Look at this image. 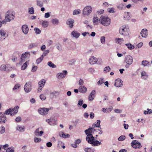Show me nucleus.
<instances>
[{"mask_svg": "<svg viewBox=\"0 0 152 152\" xmlns=\"http://www.w3.org/2000/svg\"><path fill=\"white\" fill-rule=\"evenodd\" d=\"M99 21L104 26H107L110 25L111 22L110 18L108 17L102 15L99 19Z\"/></svg>", "mask_w": 152, "mask_h": 152, "instance_id": "f257e3e1", "label": "nucleus"}, {"mask_svg": "<svg viewBox=\"0 0 152 152\" xmlns=\"http://www.w3.org/2000/svg\"><path fill=\"white\" fill-rule=\"evenodd\" d=\"M129 29L127 25H124L120 27L119 30L120 34L124 36L129 35Z\"/></svg>", "mask_w": 152, "mask_h": 152, "instance_id": "f03ea898", "label": "nucleus"}, {"mask_svg": "<svg viewBox=\"0 0 152 152\" xmlns=\"http://www.w3.org/2000/svg\"><path fill=\"white\" fill-rule=\"evenodd\" d=\"M15 13L11 10L8 11L5 14V19L7 22H10L13 20L15 17Z\"/></svg>", "mask_w": 152, "mask_h": 152, "instance_id": "7ed1b4c3", "label": "nucleus"}, {"mask_svg": "<svg viewBox=\"0 0 152 152\" xmlns=\"http://www.w3.org/2000/svg\"><path fill=\"white\" fill-rule=\"evenodd\" d=\"M12 69V67L9 64L6 65L3 64L0 67V70L1 71H6L7 72H9L11 71Z\"/></svg>", "mask_w": 152, "mask_h": 152, "instance_id": "20e7f679", "label": "nucleus"}, {"mask_svg": "<svg viewBox=\"0 0 152 152\" xmlns=\"http://www.w3.org/2000/svg\"><path fill=\"white\" fill-rule=\"evenodd\" d=\"M50 109L51 108H41L38 109V112L39 114L42 115H45L48 113Z\"/></svg>", "mask_w": 152, "mask_h": 152, "instance_id": "39448f33", "label": "nucleus"}, {"mask_svg": "<svg viewBox=\"0 0 152 152\" xmlns=\"http://www.w3.org/2000/svg\"><path fill=\"white\" fill-rule=\"evenodd\" d=\"M132 147L134 148H140L141 147V143L136 140H134L131 143Z\"/></svg>", "mask_w": 152, "mask_h": 152, "instance_id": "423d86ee", "label": "nucleus"}, {"mask_svg": "<svg viewBox=\"0 0 152 152\" xmlns=\"http://www.w3.org/2000/svg\"><path fill=\"white\" fill-rule=\"evenodd\" d=\"M24 90L25 91L28 93L30 92L31 90V83L28 82L26 83L24 86Z\"/></svg>", "mask_w": 152, "mask_h": 152, "instance_id": "0eeeda50", "label": "nucleus"}, {"mask_svg": "<svg viewBox=\"0 0 152 152\" xmlns=\"http://www.w3.org/2000/svg\"><path fill=\"white\" fill-rule=\"evenodd\" d=\"M30 52H25L24 53H23L20 58L21 61L23 62L26 60L30 57Z\"/></svg>", "mask_w": 152, "mask_h": 152, "instance_id": "6e6552de", "label": "nucleus"}, {"mask_svg": "<svg viewBox=\"0 0 152 152\" xmlns=\"http://www.w3.org/2000/svg\"><path fill=\"white\" fill-rule=\"evenodd\" d=\"M126 63L129 65L131 64L133 61V58L130 55L127 56L124 61Z\"/></svg>", "mask_w": 152, "mask_h": 152, "instance_id": "1a4fd4ad", "label": "nucleus"}, {"mask_svg": "<svg viewBox=\"0 0 152 152\" xmlns=\"http://www.w3.org/2000/svg\"><path fill=\"white\" fill-rule=\"evenodd\" d=\"M7 118L6 115L1 112L0 113V122L1 124H4L6 122Z\"/></svg>", "mask_w": 152, "mask_h": 152, "instance_id": "9d476101", "label": "nucleus"}, {"mask_svg": "<svg viewBox=\"0 0 152 152\" xmlns=\"http://www.w3.org/2000/svg\"><path fill=\"white\" fill-rule=\"evenodd\" d=\"M95 137L92 134L87 135L86 137V141L90 144H91L95 140Z\"/></svg>", "mask_w": 152, "mask_h": 152, "instance_id": "9b49d317", "label": "nucleus"}, {"mask_svg": "<svg viewBox=\"0 0 152 152\" xmlns=\"http://www.w3.org/2000/svg\"><path fill=\"white\" fill-rule=\"evenodd\" d=\"M63 73H59L57 74V77L58 79H62L65 77L66 75L67 74V72L66 70L63 71Z\"/></svg>", "mask_w": 152, "mask_h": 152, "instance_id": "f8f14e48", "label": "nucleus"}, {"mask_svg": "<svg viewBox=\"0 0 152 152\" xmlns=\"http://www.w3.org/2000/svg\"><path fill=\"white\" fill-rule=\"evenodd\" d=\"M123 81L120 79H117L115 81V86L117 87H121L123 85Z\"/></svg>", "mask_w": 152, "mask_h": 152, "instance_id": "ddd939ff", "label": "nucleus"}, {"mask_svg": "<svg viewBox=\"0 0 152 152\" xmlns=\"http://www.w3.org/2000/svg\"><path fill=\"white\" fill-rule=\"evenodd\" d=\"M74 22V20L72 19H69L67 20L66 23L69 26V27L71 28L73 26V23Z\"/></svg>", "mask_w": 152, "mask_h": 152, "instance_id": "4468645a", "label": "nucleus"}, {"mask_svg": "<svg viewBox=\"0 0 152 152\" xmlns=\"http://www.w3.org/2000/svg\"><path fill=\"white\" fill-rule=\"evenodd\" d=\"M96 92L95 90H93L88 96V99L89 101H91L93 100L95 97Z\"/></svg>", "mask_w": 152, "mask_h": 152, "instance_id": "2eb2a0df", "label": "nucleus"}, {"mask_svg": "<svg viewBox=\"0 0 152 152\" xmlns=\"http://www.w3.org/2000/svg\"><path fill=\"white\" fill-rule=\"evenodd\" d=\"M98 61V59L94 56H91L89 60V62L91 64H96Z\"/></svg>", "mask_w": 152, "mask_h": 152, "instance_id": "dca6fc26", "label": "nucleus"}, {"mask_svg": "<svg viewBox=\"0 0 152 152\" xmlns=\"http://www.w3.org/2000/svg\"><path fill=\"white\" fill-rule=\"evenodd\" d=\"M95 131V129L92 127H89L88 129H86V135L87 136L88 135L92 134L94 133Z\"/></svg>", "mask_w": 152, "mask_h": 152, "instance_id": "f3484780", "label": "nucleus"}, {"mask_svg": "<svg viewBox=\"0 0 152 152\" xmlns=\"http://www.w3.org/2000/svg\"><path fill=\"white\" fill-rule=\"evenodd\" d=\"M22 30L23 32L25 34H28L29 30V28L27 25H24L22 27Z\"/></svg>", "mask_w": 152, "mask_h": 152, "instance_id": "a211bd4d", "label": "nucleus"}, {"mask_svg": "<svg viewBox=\"0 0 152 152\" xmlns=\"http://www.w3.org/2000/svg\"><path fill=\"white\" fill-rule=\"evenodd\" d=\"M19 109V107L18 106H15L13 108H11V112L12 113H10V115L11 116H13L16 114L18 112V110Z\"/></svg>", "mask_w": 152, "mask_h": 152, "instance_id": "6ab92c4d", "label": "nucleus"}, {"mask_svg": "<svg viewBox=\"0 0 152 152\" xmlns=\"http://www.w3.org/2000/svg\"><path fill=\"white\" fill-rule=\"evenodd\" d=\"M148 30L146 29H143L140 33V34L142 37L146 38L148 34Z\"/></svg>", "mask_w": 152, "mask_h": 152, "instance_id": "aec40b11", "label": "nucleus"}, {"mask_svg": "<svg viewBox=\"0 0 152 152\" xmlns=\"http://www.w3.org/2000/svg\"><path fill=\"white\" fill-rule=\"evenodd\" d=\"M59 135L60 137H62L64 138H69L70 137V135L69 134H64L62 132H60L59 133Z\"/></svg>", "mask_w": 152, "mask_h": 152, "instance_id": "412c9836", "label": "nucleus"}, {"mask_svg": "<svg viewBox=\"0 0 152 152\" xmlns=\"http://www.w3.org/2000/svg\"><path fill=\"white\" fill-rule=\"evenodd\" d=\"M124 19L125 20H129L130 19V15H129V12H125L124 15Z\"/></svg>", "mask_w": 152, "mask_h": 152, "instance_id": "4be33fe9", "label": "nucleus"}, {"mask_svg": "<svg viewBox=\"0 0 152 152\" xmlns=\"http://www.w3.org/2000/svg\"><path fill=\"white\" fill-rule=\"evenodd\" d=\"M59 92L56 91H54L51 92L50 94V96L52 98L56 97V96L58 95Z\"/></svg>", "mask_w": 152, "mask_h": 152, "instance_id": "5701e85b", "label": "nucleus"}, {"mask_svg": "<svg viewBox=\"0 0 152 152\" xmlns=\"http://www.w3.org/2000/svg\"><path fill=\"white\" fill-rule=\"evenodd\" d=\"M39 129H37L35 131L34 133L35 135L36 136H42V134L43 133V132L42 131H41L39 132Z\"/></svg>", "mask_w": 152, "mask_h": 152, "instance_id": "b1692460", "label": "nucleus"}, {"mask_svg": "<svg viewBox=\"0 0 152 152\" xmlns=\"http://www.w3.org/2000/svg\"><path fill=\"white\" fill-rule=\"evenodd\" d=\"M101 144V142L97 140H94L91 145L93 146H98Z\"/></svg>", "mask_w": 152, "mask_h": 152, "instance_id": "393cba45", "label": "nucleus"}, {"mask_svg": "<svg viewBox=\"0 0 152 152\" xmlns=\"http://www.w3.org/2000/svg\"><path fill=\"white\" fill-rule=\"evenodd\" d=\"M72 35L74 37L77 38L80 35V34L77 31H73L71 33Z\"/></svg>", "mask_w": 152, "mask_h": 152, "instance_id": "a878e982", "label": "nucleus"}, {"mask_svg": "<svg viewBox=\"0 0 152 152\" xmlns=\"http://www.w3.org/2000/svg\"><path fill=\"white\" fill-rule=\"evenodd\" d=\"M46 81L44 79H42L38 82V84L40 87H43L45 84Z\"/></svg>", "mask_w": 152, "mask_h": 152, "instance_id": "bb28decb", "label": "nucleus"}, {"mask_svg": "<svg viewBox=\"0 0 152 152\" xmlns=\"http://www.w3.org/2000/svg\"><path fill=\"white\" fill-rule=\"evenodd\" d=\"M146 74V72L145 71L142 72L141 73V77L144 80H146L148 78V75Z\"/></svg>", "mask_w": 152, "mask_h": 152, "instance_id": "cd10ccee", "label": "nucleus"}, {"mask_svg": "<svg viewBox=\"0 0 152 152\" xmlns=\"http://www.w3.org/2000/svg\"><path fill=\"white\" fill-rule=\"evenodd\" d=\"M79 91L81 93H84L86 92V87L84 86H80L79 88Z\"/></svg>", "mask_w": 152, "mask_h": 152, "instance_id": "c85d7f7f", "label": "nucleus"}, {"mask_svg": "<svg viewBox=\"0 0 152 152\" xmlns=\"http://www.w3.org/2000/svg\"><path fill=\"white\" fill-rule=\"evenodd\" d=\"M86 10L87 11V14L86 15H89L92 11V8L90 6H86Z\"/></svg>", "mask_w": 152, "mask_h": 152, "instance_id": "c756f323", "label": "nucleus"}, {"mask_svg": "<svg viewBox=\"0 0 152 152\" xmlns=\"http://www.w3.org/2000/svg\"><path fill=\"white\" fill-rule=\"evenodd\" d=\"M99 19L97 17H94L93 18V21L94 25H98L99 23Z\"/></svg>", "mask_w": 152, "mask_h": 152, "instance_id": "7c9ffc66", "label": "nucleus"}, {"mask_svg": "<svg viewBox=\"0 0 152 152\" xmlns=\"http://www.w3.org/2000/svg\"><path fill=\"white\" fill-rule=\"evenodd\" d=\"M125 45L127 47L128 49L130 50H132L134 48V46L130 43L126 44Z\"/></svg>", "mask_w": 152, "mask_h": 152, "instance_id": "2f4dec72", "label": "nucleus"}, {"mask_svg": "<svg viewBox=\"0 0 152 152\" xmlns=\"http://www.w3.org/2000/svg\"><path fill=\"white\" fill-rule=\"evenodd\" d=\"M29 60L26 62L22 66L21 69L22 70H24L27 67L28 64L29 63Z\"/></svg>", "mask_w": 152, "mask_h": 152, "instance_id": "473e14b6", "label": "nucleus"}, {"mask_svg": "<svg viewBox=\"0 0 152 152\" xmlns=\"http://www.w3.org/2000/svg\"><path fill=\"white\" fill-rule=\"evenodd\" d=\"M47 64L49 66L52 68H56V66L50 61L48 62Z\"/></svg>", "mask_w": 152, "mask_h": 152, "instance_id": "72a5a7b5", "label": "nucleus"}, {"mask_svg": "<svg viewBox=\"0 0 152 152\" xmlns=\"http://www.w3.org/2000/svg\"><path fill=\"white\" fill-rule=\"evenodd\" d=\"M37 45L36 43H31L28 46V48L29 49H31L35 47H37Z\"/></svg>", "mask_w": 152, "mask_h": 152, "instance_id": "f704fd0d", "label": "nucleus"}, {"mask_svg": "<svg viewBox=\"0 0 152 152\" xmlns=\"http://www.w3.org/2000/svg\"><path fill=\"white\" fill-rule=\"evenodd\" d=\"M56 46L57 49L60 51H61L62 49L61 45L59 43H57L56 44Z\"/></svg>", "mask_w": 152, "mask_h": 152, "instance_id": "c9c22d12", "label": "nucleus"}, {"mask_svg": "<svg viewBox=\"0 0 152 152\" xmlns=\"http://www.w3.org/2000/svg\"><path fill=\"white\" fill-rule=\"evenodd\" d=\"M37 5L40 7L43 6V2L40 0H37Z\"/></svg>", "mask_w": 152, "mask_h": 152, "instance_id": "e433bc0d", "label": "nucleus"}, {"mask_svg": "<svg viewBox=\"0 0 152 152\" xmlns=\"http://www.w3.org/2000/svg\"><path fill=\"white\" fill-rule=\"evenodd\" d=\"M100 121L99 120H97V122L95 123L94 124V125H93V126H95L96 127L100 128V129H101V127L100 126Z\"/></svg>", "mask_w": 152, "mask_h": 152, "instance_id": "4c0bfd02", "label": "nucleus"}, {"mask_svg": "<svg viewBox=\"0 0 152 152\" xmlns=\"http://www.w3.org/2000/svg\"><path fill=\"white\" fill-rule=\"evenodd\" d=\"M42 25L43 27L46 28L48 26V22L46 21H44L42 23Z\"/></svg>", "mask_w": 152, "mask_h": 152, "instance_id": "58836bf2", "label": "nucleus"}, {"mask_svg": "<svg viewBox=\"0 0 152 152\" xmlns=\"http://www.w3.org/2000/svg\"><path fill=\"white\" fill-rule=\"evenodd\" d=\"M118 9L121 10L125 8V6L124 5L122 4H118L117 6Z\"/></svg>", "mask_w": 152, "mask_h": 152, "instance_id": "ea45409f", "label": "nucleus"}, {"mask_svg": "<svg viewBox=\"0 0 152 152\" xmlns=\"http://www.w3.org/2000/svg\"><path fill=\"white\" fill-rule=\"evenodd\" d=\"M142 64L144 66H146L149 64V62L147 61L143 60L142 61Z\"/></svg>", "mask_w": 152, "mask_h": 152, "instance_id": "a19ab883", "label": "nucleus"}, {"mask_svg": "<svg viewBox=\"0 0 152 152\" xmlns=\"http://www.w3.org/2000/svg\"><path fill=\"white\" fill-rule=\"evenodd\" d=\"M110 70V68L109 66H106L104 68V73L108 72Z\"/></svg>", "mask_w": 152, "mask_h": 152, "instance_id": "79ce46f5", "label": "nucleus"}, {"mask_svg": "<svg viewBox=\"0 0 152 152\" xmlns=\"http://www.w3.org/2000/svg\"><path fill=\"white\" fill-rule=\"evenodd\" d=\"M52 23L54 24H58L59 23V20L56 18L52 20Z\"/></svg>", "mask_w": 152, "mask_h": 152, "instance_id": "37998d69", "label": "nucleus"}, {"mask_svg": "<svg viewBox=\"0 0 152 152\" xmlns=\"http://www.w3.org/2000/svg\"><path fill=\"white\" fill-rule=\"evenodd\" d=\"M126 139V137L125 135H121L118 138V140L119 141H122Z\"/></svg>", "mask_w": 152, "mask_h": 152, "instance_id": "c03bdc74", "label": "nucleus"}, {"mask_svg": "<svg viewBox=\"0 0 152 152\" xmlns=\"http://www.w3.org/2000/svg\"><path fill=\"white\" fill-rule=\"evenodd\" d=\"M24 129V128L20 126H18L16 127V130L21 132H23V131Z\"/></svg>", "mask_w": 152, "mask_h": 152, "instance_id": "a18cd8bd", "label": "nucleus"}, {"mask_svg": "<svg viewBox=\"0 0 152 152\" xmlns=\"http://www.w3.org/2000/svg\"><path fill=\"white\" fill-rule=\"evenodd\" d=\"M12 113L11 112V108H9V109L6 110L5 111V113L3 114H4L5 115H9L10 114V113Z\"/></svg>", "mask_w": 152, "mask_h": 152, "instance_id": "49530a36", "label": "nucleus"}, {"mask_svg": "<svg viewBox=\"0 0 152 152\" xmlns=\"http://www.w3.org/2000/svg\"><path fill=\"white\" fill-rule=\"evenodd\" d=\"M34 9L33 7L29 8L28 9V13L30 14H34Z\"/></svg>", "mask_w": 152, "mask_h": 152, "instance_id": "de8ad7c7", "label": "nucleus"}, {"mask_svg": "<svg viewBox=\"0 0 152 152\" xmlns=\"http://www.w3.org/2000/svg\"><path fill=\"white\" fill-rule=\"evenodd\" d=\"M83 101L82 99H80L78 101L77 105L78 107H80L83 104Z\"/></svg>", "mask_w": 152, "mask_h": 152, "instance_id": "09e8293b", "label": "nucleus"}, {"mask_svg": "<svg viewBox=\"0 0 152 152\" xmlns=\"http://www.w3.org/2000/svg\"><path fill=\"white\" fill-rule=\"evenodd\" d=\"M43 59V57L41 56L39 58L37 59L36 60L37 63V64H39L40 63Z\"/></svg>", "mask_w": 152, "mask_h": 152, "instance_id": "8fccbe9b", "label": "nucleus"}, {"mask_svg": "<svg viewBox=\"0 0 152 152\" xmlns=\"http://www.w3.org/2000/svg\"><path fill=\"white\" fill-rule=\"evenodd\" d=\"M5 128L3 126H1L0 128V134H3L5 132Z\"/></svg>", "mask_w": 152, "mask_h": 152, "instance_id": "3c124183", "label": "nucleus"}, {"mask_svg": "<svg viewBox=\"0 0 152 152\" xmlns=\"http://www.w3.org/2000/svg\"><path fill=\"white\" fill-rule=\"evenodd\" d=\"M104 78H100L99 81L97 82V84L98 85H101L104 83Z\"/></svg>", "mask_w": 152, "mask_h": 152, "instance_id": "603ef678", "label": "nucleus"}, {"mask_svg": "<svg viewBox=\"0 0 152 152\" xmlns=\"http://www.w3.org/2000/svg\"><path fill=\"white\" fill-rule=\"evenodd\" d=\"M50 52V51L48 50H47L45 51L42 54V55L41 56L42 57H43L46 56Z\"/></svg>", "mask_w": 152, "mask_h": 152, "instance_id": "864d4df0", "label": "nucleus"}, {"mask_svg": "<svg viewBox=\"0 0 152 152\" xmlns=\"http://www.w3.org/2000/svg\"><path fill=\"white\" fill-rule=\"evenodd\" d=\"M0 34L1 36L4 37L6 35V32L3 30H0Z\"/></svg>", "mask_w": 152, "mask_h": 152, "instance_id": "5fc2aeb1", "label": "nucleus"}, {"mask_svg": "<svg viewBox=\"0 0 152 152\" xmlns=\"http://www.w3.org/2000/svg\"><path fill=\"white\" fill-rule=\"evenodd\" d=\"M34 30L35 31L36 34H39L41 32V30L37 28H35Z\"/></svg>", "mask_w": 152, "mask_h": 152, "instance_id": "6e6d98bb", "label": "nucleus"}, {"mask_svg": "<svg viewBox=\"0 0 152 152\" xmlns=\"http://www.w3.org/2000/svg\"><path fill=\"white\" fill-rule=\"evenodd\" d=\"M100 40L102 44H104L105 43V37L104 36L102 37L101 38Z\"/></svg>", "mask_w": 152, "mask_h": 152, "instance_id": "4d7b16f0", "label": "nucleus"}, {"mask_svg": "<svg viewBox=\"0 0 152 152\" xmlns=\"http://www.w3.org/2000/svg\"><path fill=\"white\" fill-rule=\"evenodd\" d=\"M41 139L39 138L35 137L34 138V141L35 142H41Z\"/></svg>", "mask_w": 152, "mask_h": 152, "instance_id": "13d9d810", "label": "nucleus"}, {"mask_svg": "<svg viewBox=\"0 0 152 152\" xmlns=\"http://www.w3.org/2000/svg\"><path fill=\"white\" fill-rule=\"evenodd\" d=\"M94 149H91V148H86V152H94Z\"/></svg>", "mask_w": 152, "mask_h": 152, "instance_id": "bf43d9fd", "label": "nucleus"}, {"mask_svg": "<svg viewBox=\"0 0 152 152\" xmlns=\"http://www.w3.org/2000/svg\"><path fill=\"white\" fill-rule=\"evenodd\" d=\"M88 71L90 73H93L95 72L94 69L92 68H89L88 70Z\"/></svg>", "mask_w": 152, "mask_h": 152, "instance_id": "052dcab7", "label": "nucleus"}, {"mask_svg": "<svg viewBox=\"0 0 152 152\" xmlns=\"http://www.w3.org/2000/svg\"><path fill=\"white\" fill-rule=\"evenodd\" d=\"M80 10H74L73 11V15H77L80 13Z\"/></svg>", "mask_w": 152, "mask_h": 152, "instance_id": "680f3d73", "label": "nucleus"}, {"mask_svg": "<svg viewBox=\"0 0 152 152\" xmlns=\"http://www.w3.org/2000/svg\"><path fill=\"white\" fill-rule=\"evenodd\" d=\"M7 152H14L13 149L12 148H9L6 150Z\"/></svg>", "mask_w": 152, "mask_h": 152, "instance_id": "e2e57ef3", "label": "nucleus"}, {"mask_svg": "<svg viewBox=\"0 0 152 152\" xmlns=\"http://www.w3.org/2000/svg\"><path fill=\"white\" fill-rule=\"evenodd\" d=\"M20 86L19 84H16V85H15L14 87L13 88V90H17L19 88Z\"/></svg>", "mask_w": 152, "mask_h": 152, "instance_id": "0e129e2a", "label": "nucleus"}, {"mask_svg": "<svg viewBox=\"0 0 152 152\" xmlns=\"http://www.w3.org/2000/svg\"><path fill=\"white\" fill-rule=\"evenodd\" d=\"M40 98L42 100H45L46 98V96L42 94L40 95Z\"/></svg>", "mask_w": 152, "mask_h": 152, "instance_id": "69168bd1", "label": "nucleus"}, {"mask_svg": "<svg viewBox=\"0 0 152 152\" xmlns=\"http://www.w3.org/2000/svg\"><path fill=\"white\" fill-rule=\"evenodd\" d=\"M37 69V66H33L32 67L31 71L32 72H34L36 71Z\"/></svg>", "mask_w": 152, "mask_h": 152, "instance_id": "338daca9", "label": "nucleus"}, {"mask_svg": "<svg viewBox=\"0 0 152 152\" xmlns=\"http://www.w3.org/2000/svg\"><path fill=\"white\" fill-rule=\"evenodd\" d=\"M15 121L17 122H18L20 121L21 120V118L20 117H18L15 119Z\"/></svg>", "mask_w": 152, "mask_h": 152, "instance_id": "774afa93", "label": "nucleus"}]
</instances>
